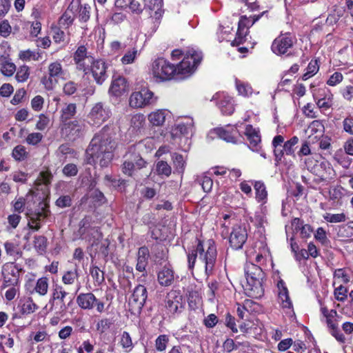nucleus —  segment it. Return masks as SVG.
I'll use <instances>...</instances> for the list:
<instances>
[{
  "label": "nucleus",
  "instance_id": "69168bd1",
  "mask_svg": "<svg viewBox=\"0 0 353 353\" xmlns=\"http://www.w3.org/2000/svg\"><path fill=\"white\" fill-rule=\"evenodd\" d=\"M252 303L253 301L250 299H245L243 305L237 303L236 314L239 319L243 320L245 312H248L247 307Z\"/></svg>",
  "mask_w": 353,
  "mask_h": 353
},
{
  "label": "nucleus",
  "instance_id": "ea45409f",
  "mask_svg": "<svg viewBox=\"0 0 353 353\" xmlns=\"http://www.w3.org/2000/svg\"><path fill=\"white\" fill-rule=\"evenodd\" d=\"M43 52L39 49L37 50H22L19 54L20 59L26 61L31 60L37 61L42 57Z\"/></svg>",
  "mask_w": 353,
  "mask_h": 353
},
{
  "label": "nucleus",
  "instance_id": "39448f33",
  "mask_svg": "<svg viewBox=\"0 0 353 353\" xmlns=\"http://www.w3.org/2000/svg\"><path fill=\"white\" fill-rule=\"evenodd\" d=\"M246 283L243 286L245 294L252 299H259L264 294L262 285L265 273L262 268L253 263L247 262L244 267Z\"/></svg>",
  "mask_w": 353,
  "mask_h": 353
},
{
  "label": "nucleus",
  "instance_id": "c9c22d12",
  "mask_svg": "<svg viewBox=\"0 0 353 353\" xmlns=\"http://www.w3.org/2000/svg\"><path fill=\"white\" fill-rule=\"evenodd\" d=\"M73 5L71 3L68 7L67 10L63 12V14L61 16L59 19V26H62L64 28H68L72 23L74 20V14H73Z\"/></svg>",
  "mask_w": 353,
  "mask_h": 353
},
{
  "label": "nucleus",
  "instance_id": "20e7f679",
  "mask_svg": "<svg viewBox=\"0 0 353 353\" xmlns=\"http://www.w3.org/2000/svg\"><path fill=\"white\" fill-rule=\"evenodd\" d=\"M185 64V61L174 64L164 57H158L152 63L151 73L157 83L183 79L181 74L186 70Z\"/></svg>",
  "mask_w": 353,
  "mask_h": 353
},
{
  "label": "nucleus",
  "instance_id": "bb28decb",
  "mask_svg": "<svg viewBox=\"0 0 353 353\" xmlns=\"http://www.w3.org/2000/svg\"><path fill=\"white\" fill-rule=\"evenodd\" d=\"M150 256L149 249L144 245L139 248L137 252L136 270L140 272L145 271V268L148 264Z\"/></svg>",
  "mask_w": 353,
  "mask_h": 353
},
{
  "label": "nucleus",
  "instance_id": "2eb2a0df",
  "mask_svg": "<svg viewBox=\"0 0 353 353\" xmlns=\"http://www.w3.org/2000/svg\"><path fill=\"white\" fill-rule=\"evenodd\" d=\"M111 115V111L103 103H96L91 109L89 114V123L92 125L99 126L107 121Z\"/></svg>",
  "mask_w": 353,
  "mask_h": 353
},
{
  "label": "nucleus",
  "instance_id": "a18cd8bd",
  "mask_svg": "<svg viewBox=\"0 0 353 353\" xmlns=\"http://www.w3.org/2000/svg\"><path fill=\"white\" fill-rule=\"evenodd\" d=\"M4 248L7 254L12 256L13 259L16 260L21 256L22 252L18 245L11 242H6Z\"/></svg>",
  "mask_w": 353,
  "mask_h": 353
},
{
  "label": "nucleus",
  "instance_id": "a211bd4d",
  "mask_svg": "<svg viewBox=\"0 0 353 353\" xmlns=\"http://www.w3.org/2000/svg\"><path fill=\"white\" fill-rule=\"evenodd\" d=\"M65 72L60 61H56L48 66V79H46V90H52L57 85L59 79L63 78Z\"/></svg>",
  "mask_w": 353,
  "mask_h": 353
},
{
  "label": "nucleus",
  "instance_id": "cd10ccee",
  "mask_svg": "<svg viewBox=\"0 0 353 353\" xmlns=\"http://www.w3.org/2000/svg\"><path fill=\"white\" fill-rule=\"evenodd\" d=\"M218 137L226 142L236 144L238 143L237 134H239L236 128H232L230 130L218 128L215 130Z\"/></svg>",
  "mask_w": 353,
  "mask_h": 353
},
{
  "label": "nucleus",
  "instance_id": "680f3d73",
  "mask_svg": "<svg viewBox=\"0 0 353 353\" xmlns=\"http://www.w3.org/2000/svg\"><path fill=\"white\" fill-rule=\"evenodd\" d=\"M343 79L344 77L341 72H334L327 80L326 84L329 86L334 87L340 84L343 81Z\"/></svg>",
  "mask_w": 353,
  "mask_h": 353
},
{
  "label": "nucleus",
  "instance_id": "9d476101",
  "mask_svg": "<svg viewBox=\"0 0 353 353\" xmlns=\"http://www.w3.org/2000/svg\"><path fill=\"white\" fill-rule=\"evenodd\" d=\"M203 59L202 51L197 47L188 46L185 48V56L179 63L185 61V65L183 68H186L184 73H181L182 79L190 77L197 70Z\"/></svg>",
  "mask_w": 353,
  "mask_h": 353
},
{
  "label": "nucleus",
  "instance_id": "aec40b11",
  "mask_svg": "<svg viewBox=\"0 0 353 353\" xmlns=\"http://www.w3.org/2000/svg\"><path fill=\"white\" fill-rule=\"evenodd\" d=\"M67 293L62 290V288L57 286L54 290L52 297L49 301L50 310L54 311L55 314H61L65 309L64 298Z\"/></svg>",
  "mask_w": 353,
  "mask_h": 353
},
{
  "label": "nucleus",
  "instance_id": "b1692460",
  "mask_svg": "<svg viewBox=\"0 0 353 353\" xmlns=\"http://www.w3.org/2000/svg\"><path fill=\"white\" fill-rule=\"evenodd\" d=\"M114 6L122 10L129 9L137 14H140L143 10L141 4L136 0H115Z\"/></svg>",
  "mask_w": 353,
  "mask_h": 353
},
{
  "label": "nucleus",
  "instance_id": "a878e982",
  "mask_svg": "<svg viewBox=\"0 0 353 353\" xmlns=\"http://www.w3.org/2000/svg\"><path fill=\"white\" fill-rule=\"evenodd\" d=\"M336 236L340 241H352L353 240V221L339 225L336 228Z\"/></svg>",
  "mask_w": 353,
  "mask_h": 353
},
{
  "label": "nucleus",
  "instance_id": "412c9836",
  "mask_svg": "<svg viewBox=\"0 0 353 353\" xmlns=\"http://www.w3.org/2000/svg\"><path fill=\"white\" fill-rule=\"evenodd\" d=\"M157 281L160 285L168 287L174 281V271L170 264L165 265L157 272Z\"/></svg>",
  "mask_w": 353,
  "mask_h": 353
},
{
  "label": "nucleus",
  "instance_id": "72a5a7b5",
  "mask_svg": "<svg viewBox=\"0 0 353 353\" xmlns=\"http://www.w3.org/2000/svg\"><path fill=\"white\" fill-rule=\"evenodd\" d=\"M17 308L22 314H29L33 313L37 306L30 298H23L20 299Z\"/></svg>",
  "mask_w": 353,
  "mask_h": 353
},
{
  "label": "nucleus",
  "instance_id": "58836bf2",
  "mask_svg": "<svg viewBox=\"0 0 353 353\" xmlns=\"http://www.w3.org/2000/svg\"><path fill=\"white\" fill-rule=\"evenodd\" d=\"M345 189L341 185H336L329 191L330 199L338 205L342 204V199L345 196Z\"/></svg>",
  "mask_w": 353,
  "mask_h": 353
},
{
  "label": "nucleus",
  "instance_id": "6ab92c4d",
  "mask_svg": "<svg viewBox=\"0 0 353 353\" xmlns=\"http://www.w3.org/2000/svg\"><path fill=\"white\" fill-rule=\"evenodd\" d=\"M129 83L123 75L114 74L112 77L109 93L114 97H121L128 91Z\"/></svg>",
  "mask_w": 353,
  "mask_h": 353
},
{
  "label": "nucleus",
  "instance_id": "774afa93",
  "mask_svg": "<svg viewBox=\"0 0 353 353\" xmlns=\"http://www.w3.org/2000/svg\"><path fill=\"white\" fill-rule=\"evenodd\" d=\"M339 92L345 101L351 102L353 100V85H345Z\"/></svg>",
  "mask_w": 353,
  "mask_h": 353
},
{
  "label": "nucleus",
  "instance_id": "423d86ee",
  "mask_svg": "<svg viewBox=\"0 0 353 353\" xmlns=\"http://www.w3.org/2000/svg\"><path fill=\"white\" fill-rule=\"evenodd\" d=\"M224 222L221 224L228 232L230 225L232 224V230L229 236V245L232 250H241L248 240V231L244 224H234L236 216L234 212L223 215Z\"/></svg>",
  "mask_w": 353,
  "mask_h": 353
},
{
  "label": "nucleus",
  "instance_id": "4c0bfd02",
  "mask_svg": "<svg viewBox=\"0 0 353 353\" xmlns=\"http://www.w3.org/2000/svg\"><path fill=\"white\" fill-rule=\"evenodd\" d=\"M152 254L157 263H161L168 259V250L163 245L160 243H157L153 245Z\"/></svg>",
  "mask_w": 353,
  "mask_h": 353
},
{
  "label": "nucleus",
  "instance_id": "c85d7f7f",
  "mask_svg": "<svg viewBox=\"0 0 353 353\" xmlns=\"http://www.w3.org/2000/svg\"><path fill=\"white\" fill-rule=\"evenodd\" d=\"M285 141H284V137L282 135H276L272 140V145L274 148V156L276 165H280L282 163L283 152L282 147Z\"/></svg>",
  "mask_w": 353,
  "mask_h": 353
},
{
  "label": "nucleus",
  "instance_id": "1a4fd4ad",
  "mask_svg": "<svg viewBox=\"0 0 353 353\" xmlns=\"http://www.w3.org/2000/svg\"><path fill=\"white\" fill-rule=\"evenodd\" d=\"M185 305L183 296L179 290L172 289L165 296V311L170 317H178L185 310Z\"/></svg>",
  "mask_w": 353,
  "mask_h": 353
},
{
  "label": "nucleus",
  "instance_id": "603ef678",
  "mask_svg": "<svg viewBox=\"0 0 353 353\" xmlns=\"http://www.w3.org/2000/svg\"><path fill=\"white\" fill-rule=\"evenodd\" d=\"M12 154L15 160L21 161L27 158L28 154L25 146L18 145L14 148Z\"/></svg>",
  "mask_w": 353,
  "mask_h": 353
},
{
  "label": "nucleus",
  "instance_id": "7ed1b4c3",
  "mask_svg": "<svg viewBox=\"0 0 353 353\" xmlns=\"http://www.w3.org/2000/svg\"><path fill=\"white\" fill-rule=\"evenodd\" d=\"M198 256L199 259L205 265V274L208 277L212 275L217 258L216 245L214 240L212 239H208L205 245L203 240L196 239L195 245L189 248L187 252L188 267L190 270L194 269Z\"/></svg>",
  "mask_w": 353,
  "mask_h": 353
},
{
  "label": "nucleus",
  "instance_id": "37998d69",
  "mask_svg": "<svg viewBox=\"0 0 353 353\" xmlns=\"http://www.w3.org/2000/svg\"><path fill=\"white\" fill-rule=\"evenodd\" d=\"M41 179H37L34 183V186L32 190V193L34 197H38L39 199L44 200V192L43 191V181L44 180V172H40Z\"/></svg>",
  "mask_w": 353,
  "mask_h": 353
},
{
  "label": "nucleus",
  "instance_id": "e433bc0d",
  "mask_svg": "<svg viewBox=\"0 0 353 353\" xmlns=\"http://www.w3.org/2000/svg\"><path fill=\"white\" fill-rule=\"evenodd\" d=\"M139 54L140 52L138 50L137 46L129 48L125 52L124 54L121 58V63L125 65L133 64L137 61Z\"/></svg>",
  "mask_w": 353,
  "mask_h": 353
},
{
  "label": "nucleus",
  "instance_id": "4468645a",
  "mask_svg": "<svg viewBox=\"0 0 353 353\" xmlns=\"http://www.w3.org/2000/svg\"><path fill=\"white\" fill-rule=\"evenodd\" d=\"M85 130L84 123L80 120H74L62 124L61 132L70 141H74L83 137Z\"/></svg>",
  "mask_w": 353,
  "mask_h": 353
},
{
  "label": "nucleus",
  "instance_id": "f03ea898",
  "mask_svg": "<svg viewBox=\"0 0 353 353\" xmlns=\"http://www.w3.org/2000/svg\"><path fill=\"white\" fill-rule=\"evenodd\" d=\"M112 131L105 125L92 138L86 150L90 163H99L101 167H107L112 161L115 149Z\"/></svg>",
  "mask_w": 353,
  "mask_h": 353
},
{
  "label": "nucleus",
  "instance_id": "338daca9",
  "mask_svg": "<svg viewBox=\"0 0 353 353\" xmlns=\"http://www.w3.org/2000/svg\"><path fill=\"white\" fill-rule=\"evenodd\" d=\"M1 70L5 76L10 77L16 71V66L13 63L6 61L1 63Z\"/></svg>",
  "mask_w": 353,
  "mask_h": 353
},
{
  "label": "nucleus",
  "instance_id": "473e14b6",
  "mask_svg": "<svg viewBox=\"0 0 353 353\" xmlns=\"http://www.w3.org/2000/svg\"><path fill=\"white\" fill-rule=\"evenodd\" d=\"M308 130L310 132L308 137H313L315 141L316 139L322 137V135L324 134L325 127L321 121L314 120L309 125Z\"/></svg>",
  "mask_w": 353,
  "mask_h": 353
},
{
  "label": "nucleus",
  "instance_id": "3c124183",
  "mask_svg": "<svg viewBox=\"0 0 353 353\" xmlns=\"http://www.w3.org/2000/svg\"><path fill=\"white\" fill-rule=\"evenodd\" d=\"M323 217L325 221L329 223H336L345 222L346 221V215L343 212L339 214H331L326 212L323 215Z\"/></svg>",
  "mask_w": 353,
  "mask_h": 353
},
{
  "label": "nucleus",
  "instance_id": "7c9ffc66",
  "mask_svg": "<svg viewBox=\"0 0 353 353\" xmlns=\"http://www.w3.org/2000/svg\"><path fill=\"white\" fill-rule=\"evenodd\" d=\"M168 111L161 109L152 112L148 114V120L153 126H161L165 121Z\"/></svg>",
  "mask_w": 353,
  "mask_h": 353
},
{
  "label": "nucleus",
  "instance_id": "bf43d9fd",
  "mask_svg": "<svg viewBox=\"0 0 353 353\" xmlns=\"http://www.w3.org/2000/svg\"><path fill=\"white\" fill-rule=\"evenodd\" d=\"M334 278L339 283H347L350 282V276L345 268H339L334 272Z\"/></svg>",
  "mask_w": 353,
  "mask_h": 353
},
{
  "label": "nucleus",
  "instance_id": "a19ab883",
  "mask_svg": "<svg viewBox=\"0 0 353 353\" xmlns=\"http://www.w3.org/2000/svg\"><path fill=\"white\" fill-rule=\"evenodd\" d=\"M188 307L191 310H196L201 303V296L196 290L190 291L188 295Z\"/></svg>",
  "mask_w": 353,
  "mask_h": 353
},
{
  "label": "nucleus",
  "instance_id": "5fc2aeb1",
  "mask_svg": "<svg viewBox=\"0 0 353 353\" xmlns=\"http://www.w3.org/2000/svg\"><path fill=\"white\" fill-rule=\"evenodd\" d=\"M156 170L159 175L169 176L172 172L170 165L165 161H159L157 163Z\"/></svg>",
  "mask_w": 353,
  "mask_h": 353
},
{
  "label": "nucleus",
  "instance_id": "79ce46f5",
  "mask_svg": "<svg viewBox=\"0 0 353 353\" xmlns=\"http://www.w3.org/2000/svg\"><path fill=\"white\" fill-rule=\"evenodd\" d=\"M319 70L318 59H312L306 68V72L303 74L302 79L307 80L309 78L315 75Z\"/></svg>",
  "mask_w": 353,
  "mask_h": 353
},
{
  "label": "nucleus",
  "instance_id": "f257e3e1",
  "mask_svg": "<svg viewBox=\"0 0 353 353\" xmlns=\"http://www.w3.org/2000/svg\"><path fill=\"white\" fill-rule=\"evenodd\" d=\"M72 59L78 71L91 74L94 82L101 85L108 79V63L104 59H95L85 45H80L73 53Z\"/></svg>",
  "mask_w": 353,
  "mask_h": 353
},
{
  "label": "nucleus",
  "instance_id": "dca6fc26",
  "mask_svg": "<svg viewBox=\"0 0 353 353\" xmlns=\"http://www.w3.org/2000/svg\"><path fill=\"white\" fill-rule=\"evenodd\" d=\"M21 268L14 263H7L3 265L2 274L3 277V288L10 285H17Z\"/></svg>",
  "mask_w": 353,
  "mask_h": 353
},
{
  "label": "nucleus",
  "instance_id": "4be33fe9",
  "mask_svg": "<svg viewBox=\"0 0 353 353\" xmlns=\"http://www.w3.org/2000/svg\"><path fill=\"white\" fill-rule=\"evenodd\" d=\"M278 296L283 308L291 309L292 303L289 295V291L285 281L280 279L277 283Z\"/></svg>",
  "mask_w": 353,
  "mask_h": 353
},
{
  "label": "nucleus",
  "instance_id": "13d9d810",
  "mask_svg": "<svg viewBox=\"0 0 353 353\" xmlns=\"http://www.w3.org/2000/svg\"><path fill=\"white\" fill-rule=\"evenodd\" d=\"M347 288L340 284L339 286L335 288L334 295L337 301L344 302L347 298Z\"/></svg>",
  "mask_w": 353,
  "mask_h": 353
},
{
  "label": "nucleus",
  "instance_id": "de8ad7c7",
  "mask_svg": "<svg viewBox=\"0 0 353 353\" xmlns=\"http://www.w3.org/2000/svg\"><path fill=\"white\" fill-rule=\"evenodd\" d=\"M50 34L56 43H60L65 41V32L56 25H52L50 28Z\"/></svg>",
  "mask_w": 353,
  "mask_h": 353
},
{
  "label": "nucleus",
  "instance_id": "f3484780",
  "mask_svg": "<svg viewBox=\"0 0 353 353\" xmlns=\"http://www.w3.org/2000/svg\"><path fill=\"white\" fill-rule=\"evenodd\" d=\"M148 298V291L143 285H138L134 289L129 299L130 310L132 312H140Z\"/></svg>",
  "mask_w": 353,
  "mask_h": 353
},
{
  "label": "nucleus",
  "instance_id": "6e6d98bb",
  "mask_svg": "<svg viewBox=\"0 0 353 353\" xmlns=\"http://www.w3.org/2000/svg\"><path fill=\"white\" fill-rule=\"evenodd\" d=\"M90 274L94 281L98 285L101 284L104 280V272L97 266H92L90 269Z\"/></svg>",
  "mask_w": 353,
  "mask_h": 353
},
{
  "label": "nucleus",
  "instance_id": "2f4dec72",
  "mask_svg": "<svg viewBox=\"0 0 353 353\" xmlns=\"http://www.w3.org/2000/svg\"><path fill=\"white\" fill-rule=\"evenodd\" d=\"M77 113V105L73 103L66 104L61 110L60 121L61 124L72 121Z\"/></svg>",
  "mask_w": 353,
  "mask_h": 353
},
{
  "label": "nucleus",
  "instance_id": "0eeeda50",
  "mask_svg": "<svg viewBox=\"0 0 353 353\" xmlns=\"http://www.w3.org/2000/svg\"><path fill=\"white\" fill-rule=\"evenodd\" d=\"M320 312L328 329L329 333L339 343H345L346 339L339 327V322L342 318L336 310H329L321 300H319Z\"/></svg>",
  "mask_w": 353,
  "mask_h": 353
},
{
  "label": "nucleus",
  "instance_id": "864d4df0",
  "mask_svg": "<svg viewBox=\"0 0 353 353\" xmlns=\"http://www.w3.org/2000/svg\"><path fill=\"white\" fill-rule=\"evenodd\" d=\"M236 86L239 94L243 97H249L252 94V88L248 83L242 82L241 81H236Z\"/></svg>",
  "mask_w": 353,
  "mask_h": 353
},
{
  "label": "nucleus",
  "instance_id": "e2e57ef3",
  "mask_svg": "<svg viewBox=\"0 0 353 353\" xmlns=\"http://www.w3.org/2000/svg\"><path fill=\"white\" fill-rule=\"evenodd\" d=\"M225 325L233 333H237L239 332L238 327L236 324V319L230 312L225 314Z\"/></svg>",
  "mask_w": 353,
  "mask_h": 353
},
{
  "label": "nucleus",
  "instance_id": "49530a36",
  "mask_svg": "<svg viewBox=\"0 0 353 353\" xmlns=\"http://www.w3.org/2000/svg\"><path fill=\"white\" fill-rule=\"evenodd\" d=\"M191 128V123H179L177 125H176L175 127L172 129V135L173 137L187 135L189 134Z\"/></svg>",
  "mask_w": 353,
  "mask_h": 353
},
{
  "label": "nucleus",
  "instance_id": "c03bdc74",
  "mask_svg": "<svg viewBox=\"0 0 353 353\" xmlns=\"http://www.w3.org/2000/svg\"><path fill=\"white\" fill-rule=\"evenodd\" d=\"M119 344L125 352H130L134 347L132 339L129 332L124 331L121 334Z\"/></svg>",
  "mask_w": 353,
  "mask_h": 353
},
{
  "label": "nucleus",
  "instance_id": "f8f14e48",
  "mask_svg": "<svg viewBox=\"0 0 353 353\" xmlns=\"http://www.w3.org/2000/svg\"><path fill=\"white\" fill-rule=\"evenodd\" d=\"M157 101L154 93L147 88L131 94L129 99L130 105L134 108H143L153 105Z\"/></svg>",
  "mask_w": 353,
  "mask_h": 353
},
{
  "label": "nucleus",
  "instance_id": "09e8293b",
  "mask_svg": "<svg viewBox=\"0 0 353 353\" xmlns=\"http://www.w3.org/2000/svg\"><path fill=\"white\" fill-rule=\"evenodd\" d=\"M170 341L168 334H160L155 340V348L157 352H163L166 350Z\"/></svg>",
  "mask_w": 353,
  "mask_h": 353
},
{
  "label": "nucleus",
  "instance_id": "8fccbe9b",
  "mask_svg": "<svg viewBox=\"0 0 353 353\" xmlns=\"http://www.w3.org/2000/svg\"><path fill=\"white\" fill-rule=\"evenodd\" d=\"M172 161L174 169L179 173H183L185 170V162L184 161L183 155L178 153H174L172 155Z\"/></svg>",
  "mask_w": 353,
  "mask_h": 353
},
{
  "label": "nucleus",
  "instance_id": "ddd939ff",
  "mask_svg": "<svg viewBox=\"0 0 353 353\" xmlns=\"http://www.w3.org/2000/svg\"><path fill=\"white\" fill-rule=\"evenodd\" d=\"M77 303L83 310H90L95 308L99 313L105 311V303L92 292L80 293L77 296Z\"/></svg>",
  "mask_w": 353,
  "mask_h": 353
},
{
  "label": "nucleus",
  "instance_id": "4d7b16f0",
  "mask_svg": "<svg viewBox=\"0 0 353 353\" xmlns=\"http://www.w3.org/2000/svg\"><path fill=\"white\" fill-rule=\"evenodd\" d=\"M79 277L77 269L67 271L62 277V281L65 285L73 284Z\"/></svg>",
  "mask_w": 353,
  "mask_h": 353
},
{
  "label": "nucleus",
  "instance_id": "f704fd0d",
  "mask_svg": "<svg viewBox=\"0 0 353 353\" xmlns=\"http://www.w3.org/2000/svg\"><path fill=\"white\" fill-rule=\"evenodd\" d=\"M219 109L223 114L230 116L233 114L234 107L232 99L228 96H223L218 103Z\"/></svg>",
  "mask_w": 353,
  "mask_h": 353
},
{
  "label": "nucleus",
  "instance_id": "5701e85b",
  "mask_svg": "<svg viewBox=\"0 0 353 353\" xmlns=\"http://www.w3.org/2000/svg\"><path fill=\"white\" fill-rule=\"evenodd\" d=\"M244 134L249 141L250 148L252 150H257L261 141L259 132L254 128L252 125L248 124L245 126Z\"/></svg>",
  "mask_w": 353,
  "mask_h": 353
},
{
  "label": "nucleus",
  "instance_id": "6e6552de",
  "mask_svg": "<svg viewBox=\"0 0 353 353\" xmlns=\"http://www.w3.org/2000/svg\"><path fill=\"white\" fill-rule=\"evenodd\" d=\"M296 39L291 32H281L272 41L271 45L272 52L277 56H285V57H294L296 55L294 51H292Z\"/></svg>",
  "mask_w": 353,
  "mask_h": 353
},
{
  "label": "nucleus",
  "instance_id": "0e129e2a",
  "mask_svg": "<svg viewBox=\"0 0 353 353\" xmlns=\"http://www.w3.org/2000/svg\"><path fill=\"white\" fill-rule=\"evenodd\" d=\"M248 33V31L237 28L236 37L231 42V46H239L241 44H243L246 40V36Z\"/></svg>",
  "mask_w": 353,
  "mask_h": 353
},
{
  "label": "nucleus",
  "instance_id": "393cba45",
  "mask_svg": "<svg viewBox=\"0 0 353 353\" xmlns=\"http://www.w3.org/2000/svg\"><path fill=\"white\" fill-rule=\"evenodd\" d=\"M299 142V138L296 136L292 137L291 139L285 141L281 148L283 152L282 164L288 165V162L285 156H291L295 159V145Z\"/></svg>",
  "mask_w": 353,
  "mask_h": 353
},
{
  "label": "nucleus",
  "instance_id": "c756f323",
  "mask_svg": "<svg viewBox=\"0 0 353 353\" xmlns=\"http://www.w3.org/2000/svg\"><path fill=\"white\" fill-rule=\"evenodd\" d=\"M255 191V199L258 203L265 204L268 201V190L263 181H252Z\"/></svg>",
  "mask_w": 353,
  "mask_h": 353
},
{
  "label": "nucleus",
  "instance_id": "052dcab7",
  "mask_svg": "<svg viewBox=\"0 0 353 353\" xmlns=\"http://www.w3.org/2000/svg\"><path fill=\"white\" fill-rule=\"evenodd\" d=\"M313 138V137H308L307 139L302 143L301 148L298 152L299 157L307 156L311 153L310 145L315 143Z\"/></svg>",
  "mask_w": 353,
  "mask_h": 353
},
{
  "label": "nucleus",
  "instance_id": "9b49d317",
  "mask_svg": "<svg viewBox=\"0 0 353 353\" xmlns=\"http://www.w3.org/2000/svg\"><path fill=\"white\" fill-rule=\"evenodd\" d=\"M123 158L124 161L121 165V170L128 176H133L136 171L145 168L148 164L140 154L135 151L128 152Z\"/></svg>",
  "mask_w": 353,
  "mask_h": 353
}]
</instances>
